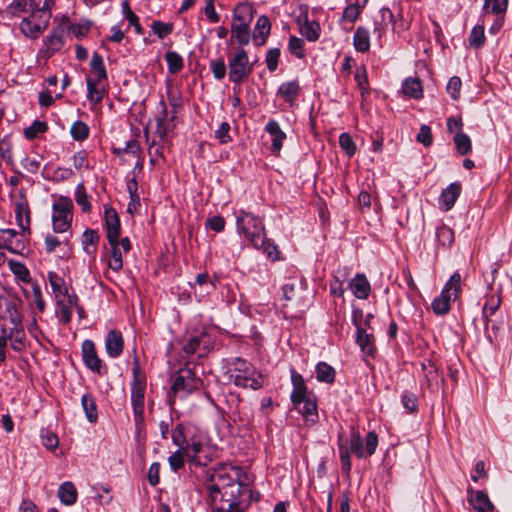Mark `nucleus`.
Masks as SVG:
<instances>
[{
	"label": "nucleus",
	"instance_id": "4be33fe9",
	"mask_svg": "<svg viewBox=\"0 0 512 512\" xmlns=\"http://www.w3.org/2000/svg\"><path fill=\"white\" fill-rule=\"evenodd\" d=\"M356 343L366 356H374L376 351L374 337L372 334H368L364 328H358L356 331Z\"/></svg>",
	"mask_w": 512,
	"mask_h": 512
},
{
	"label": "nucleus",
	"instance_id": "c9c22d12",
	"mask_svg": "<svg viewBox=\"0 0 512 512\" xmlns=\"http://www.w3.org/2000/svg\"><path fill=\"white\" fill-rule=\"evenodd\" d=\"M335 369L326 362H319L316 365V378L319 382L332 384L335 380Z\"/></svg>",
	"mask_w": 512,
	"mask_h": 512
},
{
	"label": "nucleus",
	"instance_id": "9d476101",
	"mask_svg": "<svg viewBox=\"0 0 512 512\" xmlns=\"http://www.w3.org/2000/svg\"><path fill=\"white\" fill-rule=\"evenodd\" d=\"M423 372V380L421 381V388L428 390L430 393L439 391L442 384H444L443 374L434 362L429 359L421 363Z\"/></svg>",
	"mask_w": 512,
	"mask_h": 512
},
{
	"label": "nucleus",
	"instance_id": "e2e57ef3",
	"mask_svg": "<svg viewBox=\"0 0 512 512\" xmlns=\"http://www.w3.org/2000/svg\"><path fill=\"white\" fill-rule=\"evenodd\" d=\"M280 57V49L278 48H271L267 51L265 62L267 65V68L270 72H273L278 67V60Z\"/></svg>",
	"mask_w": 512,
	"mask_h": 512
},
{
	"label": "nucleus",
	"instance_id": "f3484780",
	"mask_svg": "<svg viewBox=\"0 0 512 512\" xmlns=\"http://www.w3.org/2000/svg\"><path fill=\"white\" fill-rule=\"evenodd\" d=\"M461 193V185L457 182L448 185L439 197V207L445 211L450 210Z\"/></svg>",
	"mask_w": 512,
	"mask_h": 512
},
{
	"label": "nucleus",
	"instance_id": "a19ab883",
	"mask_svg": "<svg viewBox=\"0 0 512 512\" xmlns=\"http://www.w3.org/2000/svg\"><path fill=\"white\" fill-rule=\"evenodd\" d=\"M75 201L81 207V210L85 213L90 212L91 204L89 196L86 192V188L83 183H79L75 189Z\"/></svg>",
	"mask_w": 512,
	"mask_h": 512
},
{
	"label": "nucleus",
	"instance_id": "7ed1b4c3",
	"mask_svg": "<svg viewBox=\"0 0 512 512\" xmlns=\"http://www.w3.org/2000/svg\"><path fill=\"white\" fill-rule=\"evenodd\" d=\"M236 478H233L223 465L212 470L206 479V488L209 493L210 500H215L219 493L226 491L234 485L244 484L242 477L247 478L246 474L240 467H232Z\"/></svg>",
	"mask_w": 512,
	"mask_h": 512
},
{
	"label": "nucleus",
	"instance_id": "69168bd1",
	"mask_svg": "<svg viewBox=\"0 0 512 512\" xmlns=\"http://www.w3.org/2000/svg\"><path fill=\"white\" fill-rule=\"evenodd\" d=\"M195 283L200 287H205L207 294L215 290V282L209 277L207 273H200L196 276Z\"/></svg>",
	"mask_w": 512,
	"mask_h": 512
},
{
	"label": "nucleus",
	"instance_id": "e433bc0d",
	"mask_svg": "<svg viewBox=\"0 0 512 512\" xmlns=\"http://www.w3.org/2000/svg\"><path fill=\"white\" fill-rule=\"evenodd\" d=\"M207 338L206 332H202L200 335L192 336L187 343L183 346V351L187 355H192L196 353V351L203 346L204 349L208 347V342L205 340Z\"/></svg>",
	"mask_w": 512,
	"mask_h": 512
},
{
	"label": "nucleus",
	"instance_id": "423d86ee",
	"mask_svg": "<svg viewBox=\"0 0 512 512\" xmlns=\"http://www.w3.org/2000/svg\"><path fill=\"white\" fill-rule=\"evenodd\" d=\"M131 404L134 421L137 425L144 421L146 378L137 363L132 368Z\"/></svg>",
	"mask_w": 512,
	"mask_h": 512
},
{
	"label": "nucleus",
	"instance_id": "0eeeda50",
	"mask_svg": "<svg viewBox=\"0 0 512 512\" xmlns=\"http://www.w3.org/2000/svg\"><path fill=\"white\" fill-rule=\"evenodd\" d=\"M237 232L244 235L257 249H261L272 261L279 259L277 246L266 237L265 226H237Z\"/></svg>",
	"mask_w": 512,
	"mask_h": 512
},
{
	"label": "nucleus",
	"instance_id": "680f3d73",
	"mask_svg": "<svg viewBox=\"0 0 512 512\" xmlns=\"http://www.w3.org/2000/svg\"><path fill=\"white\" fill-rule=\"evenodd\" d=\"M185 455L183 449H178L168 458L169 465L174 472L183 468Z\"/></svg>",
	"mask_w": 512,
	"mask_h": 512
},
{
	"label": "nucleus",
	"instance_id": "2f4dec72",
	"mask_svg": "<svg viewBox=\"0 0 512 512\" xmlns=\"http://www.w3.org/2000/svg\"><path fill=\"white\" fill-rule=\"evenodd\" d=\"M91 72L94 75L92 79H98V81L107 80V71L103 62L102 56L95 52L93 53L90 61Z\"/></svg>",
	"mask_w": 512,
	"mask_h": 512
},
{
	"label": "nucleus",
	"instance_id": "5fc2aeb1",
	"mask_svg": "<svg viewBox=\"0 0 512 512\" xmlns=\"http://www.w3.org/2000/svg\"><path fill=\"white\" fill-rule=\"evenodd\" d=\"M172 442L174 445L178 446L179 449H183L187 444V438L184 432V425L182 423H178L173 431H172Z\"/></svg>",
	"mask_w": 512,
	"mask_h": 512
},
{
	"label": "nucleus",
	"instance_id": "4c0bfd02",
	"mask_svg": "<svg viewBox=\"0 0 512 512\" xmlns=\"http://www.w3.org/2000/svg\"><path fill=\"white\" fill-rule=\"evenodd\" d=\"M508 7V0H484L483 13L504 15Z\"/></svg>",
	"mask_w": 512,
	"mask_h": 512
},
{
	"label": "nucleus",
	"instance_id": "a18cd8bd",
	"mask_svg": "<svg viewBox=\"0 0 512 512\" xmlns=\"http://www.w3.org/2000/svg\"><path fill=\"white\" fill-rule=\"evenodd\" d=\"M183 451L189 456L192 453L191 461L196 465H201L200 461H198L197 454L202 451V443L200 440L191 438L187 440V444L184 446Z\"/></svg>",
	"mask_w": 512,
	"mask_h": 512
},
{
	"label": "nucleus",
	"instance_id": "603ef678",
	"mask_svg": "<svg viewBox=\"0 0 512 512\" xmlns=\"http://www.w3.org/2000/svg\"><path fill=\"white\" fill-rule=\"evenodd\" d=\"M110 248L111 251L108 266L114 271H119L123 267L121 250L119 248V245H113L110 246Z\"/></svg>",
	"mask_w": 512,
	"mask_h": 512
},
{
	"label": "nucleus",
	"instance_id": "774afa93",
	"mask_svg": "<svg viewBox=\"0 0 512 512\" xmlns=\"http://www.w3.org/2000/svg\"><path fill=\"white\" fill-rule=\"evenodd\" d=\"M462 86L461 79L457 76L451 77L447 84V92L452 99L457 100L460 96V89Z\"/></svg>",
	"mask_w": 512,
	"mask_h": 512
},
{
	"label": "nucleus",
	"instance_id": "052dcab7",
	"mask_svg": "<svg viewBox=\"0 0 512 512\" xmlns=\"http://www.w3.org/2000/svg\"><path fill=\"white\" fill-rule=\"evenodd\" d=\"M151 28L153 32L159 37L164 38L173 31V24L164 23L158 20L153 21Z\"/></svg>",
	"mask_w": 512,
	"mask_h": 512
},
{
	"label": "nucleus",
	"instance_id": "3c124183",
	"mask_svg": "<svg viewBox=\"0 0 512 512\" xmlns=\"http://www.w3.org/2000/svg\"><path fill=\"white\" fill-rule=\"evenodd\" d=\"M48 125L44 121L35 120L29 127L24 130V135L27 139L31 140L36 138L39 134L46 132Z\"/></svg>",
	"mask_w": 512,
	"mask_h": 512
},
{
	"label": "nucleus",
	"instance_id": "1a4fd4ad",
	"mask_svg": "<svg viewBox=\"0 0 512 512\" xmlns=\"http://www.w3.org/2000/svg\"><path fill=\"white\" fill-rule=\"evenodd\" d=\"M229 80L234 84H241L251 73L252 64L246 50L239 48L236 53L228 57Z\"/></svg>",
	"mask_w": 512,
	"mask_h": 512
},
{
	"label": "nucleus",
	"instance_id": "49530a36",
	"mask_svg": "<svg viewBox=\"0 0 512 512\" xmlns=\"http://www.w3.org/2000/svg\"><path fill=\"white\" fill-rule=\"evenodd\" d=\"M165 59L167 61L168 70L171 74H176L183 68V59L182 57L174 51H169L165 55Z\"/></svg>",
	"mask_w": 512,
	"mask_h": 512
},
{
	"label": "nucleus",
	"instance_id": "37998d69",
	"mask_svg": "<svg viewBox=\"0 0 512 512\" xmlns=\"http://www.w3.org/2000/svg\"><path fill=\"white\" fill-rule=\"evenodd\" d=\"M454 143L457 151L461 155H467L472 149V144L469 136L461 131H458L455 134Z\"/></svg>",
	"mask_w": 512,
	"mask_h": 512
},
{
	"label": "nucleus",
	"instance_id": "393cba45",
	"mask_svg": "<svg viewBox=\"0 0 512 512\" xmlns=\"http://www.w3.org/2000/svg\"><path fill=\"white\" fill-rule=\"evenodd\" d=\"M63 45V30L60 28L53 30V32L45 39L46 52L48 53V56H51L55 52L59 51Z\"/></svg>",
	"mask_w": 512,
	"mask_h": 512
},
{
	"label": "nucleus",
	"instance_id": "bb28decb",
	"mask_svg": "<svg viewBox=\"0 0 512 512\" xmlns=\"http://www.w3.org/2000/svg\"><path fill=\"white\" fill-rule=\"evenodd\" d=\"M60 501L67 506L73 505L77 500V490L72 482H64L58 489Z\"/></svg>",
	"mask_w": 512,
	"mask_h": 512
},
{
	"label": "nucleus",
	"instance_id": "aec40b11",
	"mask_svg": "<svg viewBox=\"0 0 512 512\" xmlns=\"http://www.w3.org/2000/svg\"><path fill=\"white\" fill-rule=\"evenodd\" d=\"M349 286L358 299H367L371 292L370 283L364 274H356V276L350 281Z\"/></svg>",
	"mask_w": 512,
	"mask_h": 512
},
{
	"label": "nucleus",
	"instance_id": "de8ad7c7",
	"mask_svg": "<svg viewBox=\"0 0 512 512\" xmlns=\"http://www.w3.org/2000/svg\"><path fill=\"white\" fill-rule=\"evenodd\" d=\"M8 265L14 275L21 281L25 283L31 281L29 270L23 263L15 260H9Z\"/></svg>",
	"mask_w": 512,
	"mask_h": 512
},
{
	"label": "nucleus",
	"instance_id": "79ce46f5",
	"mask_svg": "<svg viewBox=\"0 0 512 512\" xmlns=\"http://www.w3.org/2000/svg\"><path fill=\"white\" fill-rule=\"evenodd\" d=\"M500 303H501L500 298L491 297L489 300L486 301L485 305L483 306L482 313H483V318L486 322L487 328L489 327L490 323L492 322L491 317L498 310Z\"/></svg>",
	"mask_w": 512,
	"mask_h": 512
},
{
	"label": "nucleus",
	"instance_id": "13d9d810",
	"mask_svg": "<svg viewBox=\"0 0 512 512\" xmlns=\"http://www.w3.org/2000/svg\"><path fill=\"white\" fill-rule=\"evenodd\" d=\"M68 236H63L62 238L57 237L52 234H48L45 237V249L47 253H52L55 251L57 246H60L63 243H68Z\"/></svg>",
	"mask_w": 512,
	"mask_h": 512
},
{
	"label": "nucleus",
	"instance_id": "58836bf2",
	"mask_svg": "<svg viewBox=\"0 0 512 512\" xmlns=\"http://www.w3.org/2000/svg\"><path fill=\"white\" fill-rule=\"evenodd\" d=\"M41 0H14L10 8L15 12H34L41 11Z\"/></svg>",
	"mask_w": 512,
	"mask_h": 512
},
{
	"label": "nucleus",
	"instance_id": "c756f323",
	"mask_svg": "<svg viewBox=\"0 0 512 512\" xmlns=\"http://www.w3.org/2000/svg\"><path fill=\"white\" fill-rule=\"evenodd\" d=\"M403 93L411 98L420 99L423 96L422 84L418 78H407L402 84Z\"/></svg>",
	"mask_w": 512,
	"mask_h": 512
},
{
	"label": "nucleus",
	"instance_id": "f257e3e1",
	"mask_svg": "<svg viewBox=\"0 0 512 512\" xmlns=\"http://www.w3.org/2000/svg\"><path fill=\"white\" fill-rule=\"evenodd\" d=\"M378 445V436L375 432H369L365 439V444L359 433L353 432L349 440H344L339 436L338 449L341 462V469L344 473L351 470L350 453H354L358 458L372 456Z\"/></svg>",
	"mask_w": 512,
	"mask_h": 512
},
{
	"label": "nucleus",
	"instance_id": "20e7f679",
	"mask_svg": "<svg viewBox=\"0 0 512 512\" xmlns=\"http://www.w3.org/2000/svg\"><path fill=\"white\" fill-rule=\"evenodd\" d=\"M202 385L203 381L201 378L196 376L191 368H180L174 377L170 392L168 394L169 404L173 406L175 397L185 398L189 394L199 390Z\"/></svg>",
	"mask_w": 512,
	"mask_h": 512
},
{
	"label": "nucleus",
	"instance_id": "39448f33",
	"mask_svg": "<svg viewBox=\"0 0 512 512\" xmlns=\"http://www.w3.org/2000/svg\"><path fill=\"white\" fill-rule=\"evenodd\" d=\"M243 494L244 484L234 485L222 491L215 500H210L213 512H244L246 506L242 500Z\"/></svg>",
	"mask_w": 512,
	"mask_h": 512
},
{
	"label": "nucleus",
	"instance_id": "b1692460",
	"mask_svg": "<svg viewBox=\"0 0 512 512\" xmlns=\"http://www.w3.org/2000/svg\"><path fill=\"white\" fill-rule=\"evenodd\" d=\"M232 39L240 46L250 42V24L233 22L231 26Z\"/></svg>",
	"mask_w": 512,
	"mask_h": 512
},
{
	"label": "nucleus",
	"instance_id": "0e129e2a",
	"mask_svg": "<svg viewBox=\"0 0 512 512\" xmlns=\"http://www.w3.org/2000/svg\"><path fill=\"white\" fill-rule=\"evenodd\" d=\"M304 42L302 39L291 36L289 39V45L288 48L292 54H294L297 58L302 59L304 57V50H303Z\"/></svg>",
	"mask_w": 512,
	"mask_h": 512
},
{
	"label": "nucleus",
	"instance_id": "c03bdc74",
	"mask_svg": "<svg viewBox=\"0 0 512 512\" xmlns=\"http://www.w3.org/2000/svg\"><path fill=\"white\" fill-rule=\"evenodd\" d=\"M20 29L26 36L37 38L42 33L44 26L26 18L21 22Z\"/></svg>",
	"mask_w": 512,
	"mask_h": 512
},
{
	"label": "nucleus",
	"instance_id": "72a5a7b5",
	"mask_svg": "<svg viewBox=\"0 0 512 512\" xmlns=\"http://www.w3.org/2000/svg\"><path fill=\"white\" fill-rule=\"evenodd\" d=\"M300 92V86L297 81L282 83L278 89L280 95L286 102H293Z\"/></svg>",
	"mask_w": 512,
	"mask_h": 512
},
{
	"label": "nucleus",
	"instance_id": "bf43d9fd",
	"mask_svg": "<svg viewBox=\"0 0 512 512\" xmlns=\"http://www.w3.org/2000/svg\"><path fill=\"white\" fill-rule=\"evenodd\" d=\"M469 41L471 46L481 47L485 42L484 27L481 25L475 26L471 31Z\"/></svg>",
	"mask_w": 512,
	"mask_h": 512
},
{
	"label": "nucleus",
	"instance_id": "8fccbe9b",
	"mask_svg": "<svg viewBox=\"0 0 512 512\" xmlns=\"http://www.w3.org/2000/svg\"><path fill=\"white\" fill-rule=\"evenodd\" d=\"M71 136L76 141H83L89 136V127L82 121H76L70 129Z\"/></svg>",
	"mask_w": 512,
	"mask_h": 512
},
{
	"label": "nucleus",
	"instance_id": "2eb2a0df",
	"mask_svg": "<svg viewBox=\"0 0 512 512\" xmlns=\"http://www.w3.org/2000/svg\"><path fill=\"white\" fill-rule=\"evenodd\" d=\"M124 348V339L122 333L118 330H110L105 339V350L109 357H119Z\"/></svg>",
	"mask_w": 512,
	"mask_h": 512
},
{
	"label": "nucleus",
	"instance_id": "09e8293b",
	"mask_svg": "<svg viewBox=\"0 0 512 512\" xmlns=\"http://www.w3.org/2000/svg\"><path fill=\"white\" fill-rule=\"evenodd\" d=\"M435 234L442 246H450L454 242V232L450 226H438Z\"/></svg>",
	"mask_w": 512,
	"mask_h": 512
},
{
	"label": "nucleus",
	"instance_id": "6ab92c4d",
	"mask_svg": "<svg viewBox=\"0 0 512 512\" xmlns=\"http://www.w3.org/2000/svg\"><path fill=\"white\" fill-rule=\"evenodd\" d=\"M87 85V99L93 105L99 104L106 93V90L103 86L102 81H98V79H92V77L86 78Z\"/></svg>",
	"mask_w": 512,
	"mask_h": 512
},
{
	"label": "nucleus",
	"instance_id": "f704fd0d",
	"mask_svg": "<svg viewBox=\"0 0 512 512\" xmlns=\"http://www.w3.org/2000/svg\"><path fill=\"white\" fill-rule=\"evenodd\" d=\"M99 236L96 230L86 229L82 235V245L84 251L92 255L97 251Z\"/></svg>",
	"mask_w": 512,
	"mask_h": 512
},
{
	"label": "nucleus",
	"instance_id": "473e14b6",
	"mask_svg": "<svg viewBox=\"0 0 512 512\" xmlns=\"http://www.w3.org/2000/svg\"><path fill=\"white\" fill-rule=\"evenodd\" d=\"M303 408L300 410L304 419L308 422L315 423L318 419L317 402L314 395L303 400Z\"/></svg>",
	"mask_w": 512,
	"mask_h": 512
},
{
	"label": "nucleus",
	"instance_id": "c85d7f7f",
	"mask_svg": "<svg viewBox=\"0 0 512 512\" xmlns=\"http://www.w3.org/2000/svg\"><path fill=\"white\" fill-rule=\"evenodd\" d=\"M81 405L87 420L90 423H95L98 419V412L94 396L90 393L84 394L81 398Z\"/></svg>",
	"mask_w": 512,
	"mask_h": 512
},
{
	"label": "nucleus",
	"instance_id": "9b49d317",
	"mask_svg": "<svg viewBox=\"0 0 512 512\" xmlns=\"http://www.w3.org/2000/svg\"><path fill=\"white\" fill-rule=\"evenodd\" d=\"M81 350L83 362L88 369L97 373L99 376H103L108 373L107 366L103 363L102 359L99 358L95 344L92 340H84Z\"/></svg>",
	"mask_w": 512,
	"mask_h": 512
},
{
	"label": "nucleus",
	"instance_id": "a211bd4d",
	"mask_svg": "<svg viewBox=\"0 0 512 512\" xmlns=\"http://www.w3.org/2000/svg\"><path fill=\"white\" fill-rule=\"evenodd\" d=\"M265 130L271 136V152L274 155L279 154L283 141L286 139V134L281 130L279 124L275 120H269L265 126Z\"/></svg>",
	"mask_w": 512,
	"mask_h": 512
},
{
	"label": "nucleus",
	"instance_id": "4468645a",
	"mask_svg": "<svg viewBox=\"0 0 512 512\" xmlns=\"http://www.w3.org/2000/svg\"><path fill=\"white\" fill-rule=\"evenodd\" d=\"M79 301L76 294L56 299V316L59 322L68 324L72 319V307Z\"/></svg>",
	"mask_w": 512,
	"mask_h": 512
},
{
	"label": "nucleus",
	"instance_id": "dca6fc26",
	"mask_svg": "<svg viewBox=\"0 0 512 512\" xmlns=\"http://www.w3.org/2000/svg\"><path fill=\"white\" fill-rule=\"evenodd\" d=\"M468 494V501L477 512H493L494 505L485 492L468 489Z\"/></svg>",
	"mask_w": 512,
	"mask_h": 512
},
{
	"label": "nucleus",
	"instance_id": "412c9836",
	"mask_svg": "<svg viewBox=\"0 0 512 512\" xmlns=\"http://www.w3.org/2000/svg\"><path fill=\"white\" fill-rule=\"evenodd\" d=\"M270 31L271 23L269 18L265 15H261L260 17H258L253 32V39L255 40L256 44H265L266 39L270 34Z\"/></svg>",
	"mask_w": 512,
	"mask_h": 512
},
{
	"label": "nucleus",
	"instance_id": "a878e982",
	"mask_svg": "<svg viewBox=\"0 0 512 512\" xmlns=\"http://www.w3.org/2000/svg\"><path fill=\"white\" fill-rule=\"evenodd\" d=\"M48 280L50 282L52 292L55 296V299L65 298L69 296L68 289L65 285L64 279L59 276L56 272L50 271L48 273Z\"/></svg>",
	"mask_w": 512,
	"mask_h": 512
},
{
	"label": "nucleus",
	"instance_id": "338daca9",
	"mask_svg": "<svg viewBox=\"0 0 512 512\" xmlns=\"http://www.w3.org/2000/svg\"><path fill=\"white\" fill-rule=\"evenodd\" d=\"M230 125L228 122H222L219 128L215 131V138L219 140L221 144H227L232 141L229 134Z\"/></svg>",
	"mask_w": 512,
	"mask_h": 512
},
{
	"label": "nucleus",
	"instance_id": "864d4df0",
	"mask_svg": "<svg viewBox=\"0 0 512 512\" xmlns=\"http://www.w3.org/2000/svg\"><path fill=\"white\" fill-rule=\"evenodd\" d=\"M401 403L403 407L410 413L418 410V399L416 395L410 391H404L401 395Z\"/></svg>",
	"mask_w": 512,
	"mask_h": 512
},
{
	"label": "nucleus",
	"instance_id": "cd10ccee",
	"mask_svg": "<svg viewBox=\"0 0 512 512\" xmlns=\"http://www.w3.org/2000/svg\"><path fill=\"white\" fill-rule=\"evenodd\" d=\"M253 19V7L247 2L238 4L233 10V22L250 24Z\"/></svg>",
	"mask_w": 512,
	"mask_h": 512
},
{
	"label": "nucleus",
	"instance_id": "6e6552de",
	"mask_svg": "<svg viewBox=\"0 0 512 512\" xmlns=\"http://www.w3.org/2000/svg\"><path fill=\"white\" fill-rule=\"evenodd\" d=\"M461 291V275L456 271L445 284L440 295L432 302L436 315H446L450 311V301L456 300Z\"/></svg>",
	"mask_w": 512,
	"mask_h": 512
},
{
	"label": "nucleus",
	"instance_id": "f03ea898",
	"mask_svg": "<svg viewBox=\"0 0 512 512\" xmlns=\"http://www.w3.org/2000/svg\"><path fill=\"white\" fill-rule=\"evenodd\" d=\"M229 379L241 388L258 390L263 386L262 374L246 359L234 357L228 361Z\"/></svg>",
	"mask_w": 512,
	"mask_h": 512
},
{
	"label": "nucleus",
	"instance_id": "5701e85b",
	"mask_svg": "<svg viewBox=\"0 0 512 512\" xmlns=\"http://www.w3.org/2000/svg\"><path fill=\"white\" fill-rule=\"evenodd\" d=\"M14 212L17 224L30 223V209L28 201L23 194L14 202Z\"/></svg>",
	"mask_w": 512,
	"mask_h": 512
},
{
	"label": "nucleus",
	"instance_id": "6e6d98bb",
	"mask_svg": "<svg viewBox=\"0 0 512 512\" xmlns=\"http://www.w3.org/2000/svg\"><path fill=\"white\" fill-rule=\"evenodd\" d=\"M210 68L216 80H222L227 72V67L223 58H217L210 62Z\"/></svg>",
	"mask_w": 512,
	"mask_h": 512
},
{
	"label": "nucleus",
	"instance_id": "ddd939ff",
	"mask_svg": "<svg viewBox=\"0 0 512 512\" xmlns=\"http://www.w3.org/2000/svg\"><path fill=\"white\" fill-rule=\"evenodd\" d=\"M291 373V382L293 384V391L291 393V401L296 408L302 404L303 400L307 397L313 395L312 393H308L307 386L305 384L304 378L301 374L297 373L293 368L290 371Z\"/></svg>",
	"mask_w": 512,
	"mask_h": 512
},
{
	"label": "nucleus",
	"instance_id": "7c9ffc66",
	"mask_svg": "<svg viewBox=\"0 0 512 512\" xmlns=\"http://www.w3.org/2000/svg\"><path fill=\"white\" fill-rule=\"evenodd\" d=\"M353 44L358 52H367L370 48V34L368 29L358 27L353 37Z\"/></svg>",
	"mask_w": 512,
	"mask_h": 512
},
{
	"label": "nucleus",
	"instance_id": "4d7b16f0",
	"mask_svg": "<svg viewBox=\"0 0 512 512\" xmlns=\"http://www.w3.org/2000/svg\"><path fill=\"white\" fill-rule=\"evenodd\" d=\"M339 145L349 157L353 156L356 152V145L348 133H342L339 136Z\"/></svg>",
	"mask_w": 512,
	"mask_h": 512
},
{
	"label": "nucleus",
	"instance_id": "ea45409f",
	"mask_svg": "<svg viewBox=\"0 0 512 512\" xmlns=\"http://www.w3.org/2000/svg\"><path fill=\"white\" fill-rule=\"evenodd\" d=\"M301 35L304 36L308 41L314 42L319 38L320 25L316 21H308L300 28Z\"/></svg>",
	"mask_w": 512,
	"mask_h": 512
},
{
	"label": "nucleus",
	"instance_id": "f8f14e48",
	"mask_svg": "<svg viewBox=\"0 0 512 512\" xmlns=\"http://www.w3.org/2000/svg\"><path fill=\"white\" fill-rule=\"evenodd\" d=\"M74 205L69 197L60 196L54 202L52 220L54 223L72 224Z\"/></svg>",
	"mask_w": 512,
	"mask_h": 512
}]
</instances>
